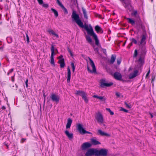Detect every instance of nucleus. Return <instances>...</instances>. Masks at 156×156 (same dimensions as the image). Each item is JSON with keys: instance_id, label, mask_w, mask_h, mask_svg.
<instances>
[{"instance_id": "obj_6", "label": "nucleus", "mask_w": 156, "mask_h": 156, "mask_svg": "<svg viewBox=\"0 0 156 156\" xmlns=\"http://www.w3.org/2000/svg\"><path fill=\"white\" fill-rule=\"evenodd\" d=\"M93 155L98 156V150H94L93 149H89L87 150L85 154L86 156H91Z\"/></svg>"}, {"instance_id": "obj_37", "label": "nucleus", "mask_w": 156, "mask_h": 156, "mask_svg": "<svg viewBox=\"0 0 156 156\" xmlns=\"http://www.w3.org/2000/svg\"><path fill=\"white\" fill-rule=\"evenodd\" d=\"M137 55H138L137 51V50L136 49L135 50L134 52V55H133L134 57H136L137 56Z\"/></svg>"}, {"instance_id": "obj_44", "label": "nucleus", "mask_w": 156, "mask_h": 156, "mask_svg": "<svg viewBox=\"0 0 156 156\" xmlns=\"http://www.w3.org/2000/svg\"><path fill=\"white\" fill-rule=\"evenodd\" d=\"M68 51L69 52L71 56H73V54H72V51L69 49V48H68Z\"/></svg>"}, {"instance_id": "obj_45", "label": "nucleus", "mask_w": 156, "mask_h": 156, "mask_svg": "<svg viewBox=\"0 0 156 156\" xmlns=\"http://www.w3.org/2000/svg\"><path fill=\"white\" fill-rule=\"evenodd\" d=\"M14 76H15V74H14L13 76H12L11 77V80L13 82H14L15 81Z\"/></svg>"}, {"instance_id": "obj_2", "label": "nucleus", "mask_w": 156, "mask_h": 156, "mask_svg": "<svg viewBox=\"0 0 156 156\" xmlns=\"http://www.w3.org/2000/svg\"><path fill=\"white\" fill-rule=\"evenodd\" d=\"M146 53V50H145L144 47H143L141 50H139V57L137 61L140 65H143L144 63V57Z\"/></svg>"}, {"instance_id": "obj_62", "label": "nucleus", "mask_w": 156, "mask_h": 156, "mask_svg": "<svg viewBox=\"0 0 156 156\" xmlns=\"http://www.w3.org/2000/svg\"><path fill=\"white\" fill-rule=\"evenodd\" d=\"M116 94L117 95V96L118 97L119 96V94L118 93H116Z\"/></svg>"}, {"instance_id": "obj_43", "label": "nucleus", "mask_w": 156, "mask_h": 156, "mask_svg": "<svg viewBox=\"0 0 156 156\" xmlns=\"http://www.w3.org/2000/svg\"><path fill=\"white\" fill-rule=\"evenodd\" d=\"M37 1L40 5H42L43 4V0H37Z\"/></svg>"}, {"instance_id": "obj_25", "label": "nucleus", "mask_w": 156, "mask_h": 156, "mask_svg": "<svg viewBox=\"0 0 156 156\" xmlns=\"http://www.w3.org/2000/svg\"><path fill=\"white\" fill-rule=\"evenodd\" d=\"M116 55H112L110 61V62L111 64H113L115 61L116 59Z\"/></svg>"}, {"instance_id": "obj_46", "label": "nucleus", "mask_w": 156, "mask_h": 156, "mask_svg": "<svg viewBox=\"0 0 156 156\" xmlns=\"http://www.w3.org/2000/svg\"><path fill=\"white\" fill-rule=\"evenodd\" d=\"M105 122H102V123H99L101 126H105Z\"/></svg>"}, {"instance_id": "obj_27", "label": "nucleus", "mask_w": 156, "mask_h": 156, "mask_svg": "<svg viewBox=\"0 0 156 156\" xmlns=\"http://www.w3.org/2000/svg\"><path fill=\"white\" fill-rule=\"evenodd\" d=\"M126 19L128 20V23H131L132 25H133L135 24L134 21L132 20V19L130 18H127Z\"/></svg>"}, {"instance_id": "obj_52", "label": "nucleus", "mask_w": 156, "mask_h": 156, "mask_svg": "<svg viewBox=\"0 0 156 156\" xmlns=\"http://www.w3.org/2000/svg\"><path fill=\"white\" fill-rule=\"evenodd\" d=\"M3 48L4 47L3 46L0 47V50L1 51H3Z\"/></svg>"}, {"instance_id": "obj_21", "label": "nucleus", "mask_w": 156, "mask_h": 156, "mask_svg": "<svg viewBox=\"0 0 156 156\" xmlns=\"http://www.w3.org/2000/svg\"><path fill=\"white\" fill-rule=\"evenodd\" d=\"M65 133L69 139H71L73 138V135L72 133H70L67 130L65 131Z\"/></svg>"}, {"instance_id": "obj_18", "label": "nucleus", "mask_w": 156, "mask_h": 156, "mask_svg": "<svg viewBox=\"0 0 156 156\" xmlns=\"http://www.w3.org/2000/svg\"><path fill=\"white\" fill-rule=\"evenodd\" d=\"M47 32L50 34H52L55 36L57 38H58L59 36L58 35L56 34L55 32L52 29H48L47 30Z\"/></svg>"}, {"instance_id": "obj_3", "label": "nucleus", "mask_w": 156, "mask_h": 156, "mask_svg": "<svg viewBox=\"0 0 156 156\" xmlns=\"http://www.w3.org/2000/svg\"><path fill=\"white\" fill-rule=\"evenodd\" d=\"M147 37V36L146 34H143L141 36V40L139 43V45L140 48L139 50H141L143 47L145 48V50H146V47L145 44H146V40Z\"/></svg>"}, {"instance_id": "obj_54", "label": "nucleus", "mask_w": 156, "mask_h": 156, "mask_svg": "<svg viewBox=\"0 0 156 156\" xmlns=\"http://www.w3.org/2000/svg\"><path fill=\"white\" fill-rule=\"evenodd\" d=\"M110 114L112 115L114 114V113L112 111H110V112H109Z\"/></svg>"}, {"instance_id": "obj_49", "label": "nucleus", "mask_w": 156, "mask_h": 156, "mask_svg": "<svg viewBox=\"0 0 156 156\" xmlns=\"http://www.w3.org/2000/svg\"><path fill=\"white\" fill-rule=\"evenodd\" d=\"M125 104L127 107H128L129 108H131V107L130 106H129L127 103L125 102Z\"/></svg>"}, {"instance_id": "obj_15", "label": "nucleus", "mask_w": 156, "mask_h": 156, "mask_svg": "<svg viewBox=\"0 0 156 156\" xmlns=\"http://www.w3.org/2000/svg\"><path fill=\"white\" fill-rule=\"evenodd\" d=\"M71 71L69 67L67 68V81L68 83L70 82L71 78Z\"/></svg>"}, {"instance_id": "obj_26", "label": "nucleus", "mask_w": 156, "mask_h": 156, "mask_svg": "<svg viewBox=\"0 0 156 156\" xmlns=\"http://www.w3.org/2000/svg\"><path fill=\"white\" fill-rule=\"evenodd\" d=\"M82 10L84 15V17L87 19L88 17L87 15V12L86 11V9L83 7L82 8Z\"/></svg>"}, {"instance_id": "obj_63", "label": "nucleus", "mask_w": 156, "mask_h": 156, "mask_svg": "<svg viewBox=\"0 0 156 156\" xmlns=\"http://www.w3.org/2000/svg\"><path fill=\"white\" fill-rule=\"evenodd\" d=\"M93 97H94V98H98V96L97 95H94L93 96Z\"/></svg>"}, {"instance_id": "obj_11", "label": "nucleus", "mask_w": 156, "mask_h": 156, "mask_svg": "<svg viewBox=\"0 0 156 156\" xmlns=\"http://www.w3.org/2000/svg\"><path fill=\"white\" fill-rule=\"evenodd\" d=\"M91 145L92 144L89 142H85L82 144L81 146V148L82 150H85L91 147Z\"/></svg>"}, {"instance_id": "obj_10", "label": "nucleus", "mask_w": 156, "mask_h": 156, "mask_svg": "<svg viewBox=\"0 0 156 156\" xmlns=\"http://www.w3.org/2000/svg\"><path fill=\"white\" fill-rule=\"evenodd\" d=\"M131 15L134 17L138 21L140 20V16L137 13V11L136 10H133L131 13Z\"/></svg>"}, {"instance_id": "obj_39", "label": "nucleus", "mask_w": 156, "mask_h": 156, "mask_svg": "<svg viewBox=\"0 0 156 156\" xmlns=\"http://www.w3.org/2000/svg\"><path fill=\"white\" fill-rule=\"evenodd\" d=\"M121 111H122L126 112H128V111L122 108H121V109H120Z\"/></svg>"}, {"instance_id": "obj_29", "label": "nucleus", "mask_w": 156, "mask_h": 156, "mask_svg": "<svg viewBox=\"0 0 156 156\" xmlns=\"http://www.w3.org/2000/svg\"><path fill=\"white\" fill-rule=\"evenodd\" d=\"M51 10L54 13L55 17H57L58 16V12L55 9L53 8H51Z\"/></svg>"}, {"instance_id": "obj_22", "label": "nucleus", "mask_w": 156, "mask_h": 156, "mask_svg": "<svg viewBox=\"0 0 156 156\" xmlns=\"http://www.w3.org/2000/svg\"><path fill=\"white\" fill-rule=\"evenodd\" d=\"M98 99L101 103H104L105 102L106 98L104 96H98Z\"/></svg>"}, {"instance_id": "obj_64", "label": "nucleus", "mask_w": 156, "mask_h": 156, "mask_svg": "<svg viewBox=\"0 0 156 156\" xmlns=\"http://www.w3.org/2000/svg\"><path fill=\"white\" fill-rule=\"evenodd\" d=\"M103 52L104 53H105L106 52V50L105 49L103 50Z\"/></svg>"}, {"instance_id": "obj_47", "label": "nucleus", "mask_w": 156, "mask_h": 156, "mask_svg": "<svg viewBox=\"0 0 156 156\" xmlns=\"http://www.w3.org/2000/svg\"><path fill=\"white\" fill-rule=\"evenodd\" d=\"M28 79H27L26 80V81L25 82L26 85V87H28Z\"/></svg>"}, {"instance_id": "obj_51", "label": "nucleus", "mask_w": 156, "mask_h": 156, "mask_svg": "<svg viewBox=\"0 0 156 156\" xmlns=\"http://www.w3.org/2000/svg\"><path fill=\"white\" fill-rule=\"evenodd\" d=\"M150 70H149L147 73V74L146 75V77H147L149 75L150 73Z\"/></svg>"}, {"instance_id": "obj_50", "label": "nucleus", "mask_w": 156, "mask_h": 156, "mask_svg": "<svg viewBox=\"0 0 156 156\" xmlns=\"http://www.w3.org/2000/svg\"><path fill=\"white\" fill-rule=\"evenodd\" d=\"M95 30L98 33V25L95 26Z\"/></svg>"}, {"instance_id": "obj_5", "label": "nucleus", "mask_w": 156, "mask_h": 156, "mask_svg": "<svg viewBox=\"0 0 156 156\" xmlns=\"http://www.w3.org/2000/svg\"><path fill=\"white\" fill-rule=\"evenodd\" d=\"M77 127L78 130L81 134H84L85 133H90V132L86 131L83 128V126L82 124H81L80 123L77 124Z\"/></svg>"}, {"instance_id": "obj_32", "label": "nucleus", "mask_w": 156, "mask_h": 156, "mask_svg": "<svg viewBox=\"0 0 156 156\" xmlns=\"http://www.w3.org/2000/svg\"><path fill=\"white\" fill-rule=\"evenodd\" d=\"M61 8L63 10L64 13L65 14H67L68 13V11H67V9L64 6H62V7H61Z\"/></svg>"}, {"instance_id": "obj_33", "label": "nucleus", "mask_w": 156, "mask_h": 156, "mask_svg": "<svg viewBox=\"0 0 156 156\" xmlns=\"http://www.w3.org/2000/svg\"><path fill=\"white\" fill-rule=\"evenodd\" d=\"M71 65L72 67L73 72H74L75 69V67L74 65V64L72 62L71 64Z\"/></svg>"}, {"instance_id": "obj_23", "label": "nucleus", "mask_w": 156, "mask_h": 156, "mask_svg": "<svg viewBox=\"0 0 156 156\" xmlns=\"http://www.w3.org/2000/svg\"><path fill=\"white\" fill-rule=\"evenodd\" d=\"M51 58H54V56L55 55V48L54 46L53 45H51Z\"/></svg>"}, {"instance_id": "obj_61", "label": "nucleus", "mask_w": 156, "mask_h": 156, "mask_svg": "<svg viewBox=\"0 0 156 156\" xmlns=\"http://www.w3.org/2000/svg\"><path fill=\"white\" fill-rule=\"evenodd\" d=\"M5 146L7 147V148H9V146H8V145L7 144H5Z\"/></svg>"}, {"instance_id": "obj_1", "label": "nucleus", "mask_w": 156, "mask_h": 156, "mask_svg": "<svg viewBox=\"0 0 156 156\" xmlns=\"http://www.w3.org/2000/svg\"><path fill=\"white\" fill-rule=\"evenodd\" d=\"M71 17L73 21H75L80 27L82 28H84L87 31V34L92 36L94 39L95 44L98 45V38L96 35L94 33L91 26L89 25L88 26L86 24L84 26L80 19L79 15L77 14L76 12L74 10H73L72 12Z\"/></svg>"}, {"instance_id": "obj_35", "label": "nucleus", "mask_w": 156, "mask_h": 156, "mask_svg": "<svg viewBox=\"0 0 156 156\" xmlns=\"http://www.w3.org/2000/svg\"><path fill=\"white\" fill-rule=\"evenodd\" d=\"M57 2L58 5H59L61 7L62 6H63V5H62V3L60 2L59 0H57Z\"/></svg>"}, {"instance_id": "obj_7", "label": "nucleus", "mask_w": 156, "mask_h": 156, "mask_svg": "<svg viewBox=\"0 0 156 156\" xmlns=\"http://www.w3.org/2000/svg\"><path fill=\"white\" fill-rule=\"evenodd\" d=\"M100 86L102 87H109L112 85L113 83H107L106 82L105 79H102L100 80Z\"/></svg>"}, {"instance_id": "obj_9", "label": "nucleus", "mask_w": 156, "mask_h": 156, "mask_svg": "<svg viewBox=\"0 0 156 156\" xmlns=\"http://www.w3.org/2000/svg\"><path fill=\"white\" fill-rule=\"evenodd\" d=\"M86 38L87 40V42L90 43L94 47V50L96 52H98V49L97 48H95L94 46V43H93L92 42V40L90 38V37L88 36V35H86Z\"/></svg>"}, {"instance_id": "obj_31", "label": "nucleus", "mask_w": 156, "mask_h": 156, "mask_svg": "<svg viewBox=\"0 0 156 156\" xmlns=\"http://www.w3.org/2000/svg\"><path fill=\"white\" fill-rule=\"evenodd\" d=\"M82 98L84 100L85 102L86 103H87L88 102V100L87 99L86 96V94L84 95H83V96L82 97Z\"/></svg>"}, {"instance_id": "obj_48", "label": "nucleus", "mask_w": 156, "mask_h": 156, "mask_svg": "<svg viewBox=\"0 0 156 156\" xmlns=\"http://www.w3.org/2000/svg\"><path fill=\"white\" fill-rule=\"evenodd\" d=\"M121 62V60L120 59H117V64L118 65H119Z\"/></svg>"}, {"instance_id": "obj_58", "label": "nucleus", "mask_w": 156, "mask_h": 156, "mask_svg": "<svg viewBox=\"0 0 156 156\" xmlns=\"http://www.w3.org/2000/svg\"><path fill=\"white\" fill-rule=\"evenodd\" d=\"M63 57V56L62 55H61L60 56H59L58 57L59 58H61Z\"/></svg>"}, {"instance_id": "obj_38", "label": "nucleus", "mask_w": 156, "mask_h": 156, "mask_svg": "<svg viewBox=\"0 0 156 156\" xmlns=\"http://www.w3.org/2000/svg\"><path fill=\"white\" fill-rule=\"evenodd\" d=\"M14 70V68H12L9 70V72L7 73V75L9 76V74L11 73Z\"/></svg>"}, {"instance_id": "obj_55", "label": "nucleus", "mask_w": 156, "mask_h": 156, "mask_svg": "<svg viewBox=\"0 0 156 156\" xmlns=\"http://www.w3.org/2000/svg\"><path fill=\"white\" fill-rule=\"evenodd\" d=\"M2 110H5L6 109V108L5 106H3L2 107Z\"/></svg>"}, {"instance_id": "obj_12", "label": "nucleus", "mask_w": 156, "mask_h": 156, "mask_svg": "<svg viewBox=\"0 0 156 156\" xmlns=\"http://www.w3.org/2000/svg\"><path fill=\"white\" fill-rule=\"evenodd\" d=\"M138 71L137 70H134L133 73H131L129 76V79H132L136 77L137 75Z\"/></svg>"}, {"instance_id": "obj_13", "label": "nucleus", "mask_w": 156, "mask_h": 156, "mask_svg": "<svg viewBox=\"0 0 156 156\" xmlns=\"http://www.w3.org/2000/svg\"><path fill=\"white\" fill-rule=\"evenodd\" d=\"M113 76L115 78L118 80H121L122 78L121 74L119 73L116 72L114 73Z\"/></svg>"}, {"instance_id": "obj_40", "label": "nucleus", "mask_w": 156, "mask_h": 156, "mask_svg": "<svg viewBox=\"0 0 156 156\" xmlns=\"http://www.w3.org/2000/svg\"><path fill=\"white\" fill-rule=\"evenodd\" d=\"M26 140V138H22L20 140V143H23Z\"/></svg>"}, {"instance_id": "obj_34", "label": "nucleus", "mask_w": 156, "mask_h": 156, "mask_svg": "<svg viewBox=\"0 0 156 156\" xmlns=\"http://www.w3.org/2000/svg\"><path fill=\"white\" fill-rule=\"evenodd\" d=\"M103 32V30L99 26H98V33H102Z\"/></svg>"}, {"instance_id": "obj_24", "label": "nucleus", "mask_w": 156, "mask_h": 156, "mask_svg": "<svg viewBox=\"0 0 156 156\" xmlns=\"http://www.w3.org/2000/svg\"><path fill=\"white\" fill-rule=\"evenodd\" d=\"M85 94V92L82 90H77L75 93L76 94L80 95L82 97L83 96V95H84Z\"/></svg>"}, {"instance_id": "obj_41", "label": "nucleus", "mask_w": 156, "mask_h": 156, "mask_svg": "<svg viewBox=\"0 0 156 156\" xmlns=\"http://www.w3.org/2000/svg\"><path fill=\"white\" fill-rule=\"evenodd\" d=\"M42 6H43V7L45 8H47L48 7V5L47 4H43L42 5Z\"/></svg>"}, {"instance_id": "obj_28", "label": "nucleus", "mask_w": 156, "mask_h": 156, "mask_svg": "<svg viewBox=\"0 0 156 156\" xmlns=\"http://www.w3.org/2000/svg\"><path fill=\"white\" fill-rule=\"evenodd\" d=\"M90 141L92 144L96 145L98 144V141L93 138H92L90 139Z\"/></svg>"}, {"instance_id": "obj_42", "label": "nucleus", "mask_w": 156, "mask_h": 156, "mask_svg": "<svg viewBox=\"0 0 156 156\" xmlns=\"http://www.w3.org/2000/svg\"><path fill=\"white\" fill-rule=\"evenodd\" d=\"M26 36L27 37V41L28 43L29 42V38L28 35V34H26Z\"/></svg>"}, {"instance_id": "obj_17", "label": "nucleus", "mask_w": 156, "mask_h": 156, "mask_svg": "<svg viewBox=\"0 0 156 156\" xmlns=\"http://www.w3.org/2000/svg\"><path fill=\"white\" fill-rule=\"evenodd\" d=\"M98 133L101 136H110V135L102 131L100 129L98 130Z\"/></svg>"}, {"instance_id": "obj_8", "label": "nucleus", "mask_w": 156, "mask_h": 156, "mask_svg": "<svg viewBox=\"0 0 156 156\" xmlns=\"http://www.w3.org/2000/svg\"><path fill=\"white\" fill-rule=\"evenodd\" d=\"M50 98L53 101H55L56 103H58L59 101L60 98L58 95H56L55 94H51Z\"/></svg>"}, {"instance_id": "obj_30", "label": "nucleus", "mask_w": 156, "mask_h": 156, "mask_svg": "<svg viewBox=\"0 0 156 156\" xmlns=\"http://www.w3.org/2000/svg\"><path fill=\"white\" fill-rule=\"evenodd\" d=\"M131 41V43L130 44L131 45H132V43H133L135 44H137V41L134 38H132L130 39Z\"/></svg>"}, {"instance_id": "obj_53", "label": "nucleus", "mask_w": 156, "mask_h": 156, "mask_svg": "<svg viewBox=\"0 0 156 156\" xmlns=\"http://www.w3.org/2000/svg\"><path fill=\"white\" fill-rule=\"evenodd\" d=\"M98 50H99L100 48H101V46L99 44V41H98Z\"/></svg>"}, {"instance_id": "obj_59", "label": "nucleus", "mask_w": 156, "mask_h": 156, "mask_svg": "<svg viewBox=\"0 0 156 156\" xmlns=\"http://www.w3.org/2000/svg\"><path fill=\"white\" fill-rule=\"evenodd\" d=\"M98 18H101V16L100 15H98Z\"/></svg>"}, {"instance_id": "obj_14", "label": "nucleus", "mask_w": 156, "mask_h": 156, "mask_svg": "<svg viewBox=\"0 0 156 156\" xmlns=\"http://www.w3.org/2000/svg\"><path fill=\"white\" fill-rule=\"evenodd\" d=\"M107 154V151L105 149H102L99 151L98 150V156L100 155L105 156Z\"/></svg>"}, {"instance_id": "obj_16", "label": "nucleus", "mask_w": 156, "mask_h": 156, "mask_svg": "<svg viewBox=\"0 0 156 156\" xmlns=\"http://www.w3.org/2000/svg\"><path fill=\"white\" fill-rule=\"evenodd\" d=\"M58 63L60 64L61 68H63L65 66V61L63 58L59 60L58 61Z\"/></svg>"}, {"instance_id": "obj_56", "label": "nucleus", "mask_w": 156, "mask_h": 156, "mask_svg": "<svg viewBox=\"0 0 156 156\" xmlns=\"http://www.w3.org/2000/svg\"><path fill=\"white\" fill-rule=\"evenodd\" d=\"M43 97L44 99V101L45 100V98L46 97V95H45V93H44L43 95Z\"/></svg>"}, {"instance_id": "obj_20", "label": "nucleus", "mask_w": 156, "mask_h": 156, "mask_svg": "<svg viewBox=\"0 0 156 156\" xmlns=\"http://www.w3.org/2000/svg\"><path fill=\"white\" fill-rule=\"evenodd\" d=\"M72 122V120L71 119L69 118L68 119L67 122L66 126V127L67 129L70 128Z\"/></svg>"}, {"instance_id": "obj_19", "label": "nucleus", "mask_w": 156, "mask_h": 156, "mask_svg": "<svg viewBox=\"0 0 156 156\" xmlns=\"http://www.w3.org/2000/svg\"><path fill=\"white\" fill-rule=\"evenodd\" d=\"M103 116L100 113L98 112V122L99 123H102L104 122Z\"/></svg>"}, {"instance_id": "obj_36", "label": "nucleus", "mask_w": 156, "mask_h": 156, "mask_svg": "<svg viewBox=\"0 0 156 156\" xmlns=\"http://www.w3.org/2000/svg\"><path fill=\"white\" fill-rule=\"evenodd\" d=\"M50 63L51 64L55 65L54 58H51Z\"/></svg>"}, {"instance_id": "obj_4", "label": "nucleus", "mask_w": 156, "mask_h": 156, "mask_svg": "<svg viewBox=\"0 0 156 156\" xmlns=\"http://www.w3.org/2000/svg\"><path fill=\"white\" fill-rule=\"evenodd\" d=\"M88 59L90 61V64L92 67L93 70H90L89 66L87 65V69L88 72L90 73H96V70L95 66L93 61L89 57H88Z\"/></svg>"}, {"instance_id": "obj_57", "label": "nucleus", "mask_w": 156, "mask_h": 156, "mask_svg": "<svg viewBox=\"0 0 156 156\" xmlns=\"http://www.w3.org/2000/svg\"><path fill=\"white\" fill-rule=\"evenodd\" d=\"M106 109L107 111H108L109 112H110V111H111L110 109L109 108H106Z\"/></svg>"}, {"instance_id": "obj_60", "label": "nucleus", "mask_w": 156, "mask_h": 156, "mask_svg": "<svg viewBox=\"0 0 156 156\" xmlns=\"http://www.w3.org/2000/svg\"><path fill=\"white\" fill-rule=\"evenodd\" d=\"M150 115L151 116V117L152 118H153V115L151 113H150Z\"/></svg>"}]
</instances>
